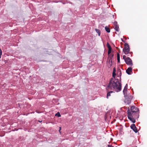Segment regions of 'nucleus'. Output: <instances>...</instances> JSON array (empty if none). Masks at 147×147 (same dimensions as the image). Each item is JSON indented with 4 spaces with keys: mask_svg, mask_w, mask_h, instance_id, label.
I'll return each instance as SVG.
<instances>
[{
    "mask_svg": "<svg viewBox=\"0 0 147 147\" xmlns=\"http://www.w3.org/2000/svg\"><path fill=\"white\" fill-rule=\"evenodd\" d=\"M113 55H110L109 56L110 57V60L112 59V58Z\"/></svg>",
    "mask_w": 147,
    "mask_h": 147,
    "instance_id": "obj_20",
    "label": "nucleus"
},
{
    "mask_svg": "<svg viewBox=\"0 0 147 147\" xmlns=\"http://www.w3.org/2000/svg\"><path fill=\"white\" fill-rule=\"evenodd\" d=\"M113 92L112 91H110L109 92L107 93V98H108V97L109 96H110V94L111 93H113Z\"/></svg>",
    "mask_w": 147,
    "mask_h": 147,
    "instance_id": "obj_14",
    "label": "nucleus"
},
{
    "mask_svg": "<svg viewBox=\"0 0 147 147\" xmlns=\"http://www.w3.org/2000/svg\"><path fill=\"white\" fill-rule=\"evenodd\" d=\"M136 107L134 106H132L131 107V110L132 113L133 114L134 113L136 112Z\"/></svg>",
    "mask_w": 147,
    "mask_h": 147,
    "instance_id": "obj_9",
    "label": "nucleus"
},
{
    "mask_svg": "<svg viewBox=\"0 0 147 147\" xmlns=\"http://www.w3.org/2000/svg\"><path fill=\"white\" fill-rule=\"evenodd\" d=\"M127 117L128 119H129L133 123H135L136 122L135 119L133 117L132 114L130 111L129 108H128L127 111Z\"/></svg>",
    "mask_w": 147,
    "mask_h": 147,
    "instance_id": "obj_2",
    "label": "nucleus"
},
{
    "mask_svg": "<svg viewBox=\"0 0 147 147\" xmlns=\"http://www.w3.org/2000/svg\"><path fill=\"white\" fill-rule=\"evenodd\" d=\"M119 75H120V76H121V71H120H120H119Z\"/></svg>",
    "mask_w": 147,
    "mask_h": 147,
    "instance_id": "obj_23",
    "label": "nucleus"
},
{
    "mask_svg": "<svg viewBox=\"0 0 147 147\" xmlns=\"http://www.w3.org/2000/svg\"><path fill=\"white\" fill-rule=\"evenodd\" d=\"M123 51L125 55H127L129 53L130 51V49L128 44L127 43L125 44L124 47L123 49Z\"/></svg>",
    "mask_w": 147,
    "mask_h": 147,
    "instance_id": "obj_3",
    "label": "nucleus"
},
{
    "mask_svg": "<svg viewBox=\"0 0 147 147\" xmlns=\"http://www.w3.org/2000/svg\"><path fill=\"white\" fill-rule=\"evenodd\" d=\"M116 74L115 72H113L112 76L113 78H115Z\"/></svg>",
    "mask_w": 147,
    "mask_h": 147,
    "instance_id": "obj_16",
    "label": "nucleus"
},
{
    "mask_svg": "<svg viewBox=\"0 0 147 147\" xmlns=\"http://www.w3.org/2000/svg\"><path fill=\"white\" fill-rule=\"evenodd\" d=\"M39 121V122H41L42 121Z\"/></svg>",
    "mask_w": 147,
    "mask_h": 147,
    "instance_id": "obj_28",
    "label": "nucleus"
},
{
    "mask_svg": "<svg viewBox=\"0 0 147 147\" xmlns=\"http://www.w3.org/2000/svg\"><path fill=\"white\" fill-rule=\"evenodd\" d=\"M117 57L118 61L119 63H120V55L119 53H117Z\"/></svg>",
    "mask_w": 147,
    "mask_h": 147,
    "instance_id": "obj_13",
    "label": "nucleus"
},
{
    "mask_svg": "<svg viewBox=\"0 0 147 147\" xmlns=\"http://www.w3.org/2000/svg\"><path fill=\"white\" fill-rule=\"evenodd\" d=\"M107 87L111 89H113L117 92L120 91L121 89V78L120 80L117 78H111Z\"/></svg>",
    "mask_w": 147,
    "mask_h": 147,
    "instance_id": "obj_1",
    "label": "nucleus"
},
{
    "mask_svg": "<svg viewBox=\"0 0 147 147\" xmlns=\"http://www.w3.org/2000/svg\"><path fill=\"white\" fill-rule=\"evenodd\" d=\"M127 88L124 87V89L123 90V92L124 95H126L127 94Z\"/></svg>",
    "mask_w": 147,
    "mask_h": 147,
    "instance_id": "obj_10",
    "label": "nucleus"
},
{
    "mask_svg": "<svg viewBox=\"0 0 147 147\" xmlns=\"http://www.w3.org/2000/svg\"><path fill=\"white\" fill-rule=\"evenodd\" d=\"M112 62V60L111 61V63Z\"/></svg>",
    "mask_w": 147,
    "mask_h": 147,
    "instance_id": "obj_29",
    "label": "nucleus"
},
{
    "mask_svg": "<svg viewBox=\"0 0 147 147\" xmlns=\"http://www.w3.org/2000/svg\"><path fill=\"white\" fill-rule=\"evenodd\" d=\"M95 30L96 32L98 34V36H100V30H99L97 29H95Z\"/></svg>",
    "mask_w": 147,
    "mask_h": 147,
    "instance_id": "obj_12",
    "label": "nucleus"
},
{
    "mask_svg": "<svg viewBox=\"0 0 147 147\" xmlns=\"http://www.w3.org/2000/svg\"><path fill=\"white\" fill-rule=\"evenodd\" d=\"M132 68L131 67H128L126 70V72L128 75L131 74L130 72L132 71Z\"/></svg>",
    "mask_w": 147,
    "mask_h": 147,
    "instance_id": "obj_8",
    "label": "nucleus"
},
{
    "mask_svg": "<svg viewBox=\"0 0 147 147\" xmlns=\"http://www.w3.org/2000/svg\"><path fill=\"white\" fill-rule=\"evenodd\" d=\"M125 63L127 65L132 66L133 65L132 61L131 59L129 57H127V59L125 61Z\"/></svg>",
    "mask_w": 147,
    "mask_h": 147,
    "instance_id": "obj_4",
    "label": "nucleus"
},
{
    "mask_svg": "<svg viewBox=\"0 0 147 147\" xmlns=\"http://www.w3.org/2000/svg\"><path fill=\"white\" fill-rule=\"evenodd\" d=\"M105 30H106V31L107 32L109 33V32H110V29L109 28H108L107 26H106V27H105Z\"/></svg>",
    "mask_w": 147,
    "mask_h": 147,
    "instance_id": "obj_11",
    "label": "nucleus"
},
{
    "mask_svg": "<svg viewBox=\"0 0 147 147\" xmlns=\"http://www.w3.org/2000/svg\"><path fill=\"white\" fill-rule=\"evenodd\" d=\"M125 100H126L127 101H131L132 100L133 96L130 95H128V96H125L124 95Z\"/></svg>",
    "mask_w": 147,
    "mask_h": 147,
    "instance_id": "obj_6",
    "label": "nucleus"
},
{
    "mask_svg": "<svg viewBox=\"0 0 147 147\" xmlns=\"http://www.w3.org/2000/svg\"><path fill=\"white\" fill-rule=\"evenodd\" d=\"M131 128L132 129L135 133H136L138 132L137 129L135 125L134 124H132L130 126Z\"/></svg>",
    "mask_w": 147,
    "mask_h": 147,
    "instance_id": "obj_5",
    "label": "nucleus"
},
{
    "mask_svg": "<svg viewBox=\"0 0 147 147\" xmlns=\"http://www.w3.org/2000/svg\"><path fill=\"white\" fill-rule=\"evenodd\" d=\"M123 58L125 61L126 60V59H127V57H126L125 55H124L123 56Z\"/></svg>",
    "mask_w": 147,
    "mask_h": 147,
    "instance_id": "obj_19",
    "label": "nucleus"
},
{
    "mask_svg": "<svg viewBox=\"0 0 147 147\" xmlns=\"http://www.w3.org/2000/svg\"><path fill=\"white\" fill-rule=\"evenodd\" d=\"M107 46L109 49H112V48L108 42L107 43Z\"/></svg>",
    "mask_w": 147,
    "mask_h": 147,
    "instance_id": "obj_15",
    "label": "nucleus"
},
{
    "mask_svg": "<svg viewBox=\"0 0 147 147\" xmlns=\"http://www.w3.org/2000/svg\"><path fill=\"white\" fill-rule=\"evenodd\" d=\"M113 24L115 26L114 29L117 31H119V26L117 24V22H115L113 23Z\"/></svg>",
    "mask_w": 147,
    "mask_h": 147,
    "instance_id": "obj_7",
    "label": "nucleus"
},
{
    "mask_svg": "<svg viewBox=\"0 0 147 147\" xmlns=\"http://www.w3.org/2000/svg\"><path fill=\"white\" fill-rule=\"evenodd\" d=\"M55 116H57L58 117H60L61 116V115L60 113L59 112H57L55 114Z\"/></svg>",
    "mask_w": 147,
    "mask_h": 147,
    "instance_id": "obj_17",
    "label": "nucleus"
},
{
    "mask_svg": "<svg viewBox=\"0 0 147 147\" xmlns=\"http://www.w3.org/2000/svg\"><path fill=\"white\" fill-rule=\"evenodd\" d=\"M111 50H112V49H108V55H109L111 53Z\"/></svg>",
    "mask_w": 147,
    "mask_h": 147,
    "instance_id": "obj_18",
    "label": "nucleus"
},
{
    "mask_svg": "<svg viewBox=\"0 0 147 147\" xmlns=\"http://www.w3.org/2000/svg\"><path fill=\"white\" fill-rule=\"evenodd\" d=\"M61 127H59V131L60 132V130H61Z\"/></svg>",
    "mask_w": 147,
    "mask_h": 147,
    "instance_id": "obj_25",
    "label": "nucleus"
},
{
    "mask_svg": "<svg viewBox=\"0 0 147 147\" xmlns=\"http://www.w3.org/2000/svg\"><path fill=\"white\" fill-rule=\"evenodd\" d=\"M127 86H128L127 84H126V85H125V87H126V88H127Z\"/></svg>",
    "mask_w": 147,
    "mask_h": 147,
    "instance_id": "obj_24",
    "label": "nucleus"
},
{
    "mask_svg": "<svg viewBox=\"0 0 147 147\" xmlns=\"http://www.w3.org/2000/svg\"><path fill=\"white\" fill-rule=\"evenodd\" d=\"M116 72L115 68L114 67L113 69V72Z\"/></svg>",
    "mask_w": 147,
    "mask_h": 147,
    "instance_id": "obj_21",
    "label": "nucleus"
},
{
    "mask_svg": "<svg viewBox=\"0 0 147 147\" xmlns=\"http://www.w3.org/2000/svg\"><path fill=\"white\" fill-rule=\"evenodd\" d=\"M36 112L37 113H40V112H38V111H36Z\"/></svg>",
    "mask_w": 147,
    "mask_h": 147,
    "instance_id": "obj_27",
    "label": "nucleus"
},
{
    "mask_svg": "<svg viewBox=\"0 0 147 147\" xmlns=\"http://www.w3.org/2000/svg\"><path fill=\"white\" fill-rule=\"evenodd\" d=\"M121 40L123 42H124L125 41L123 40L122 38H121Z\"/></svg>",
    "mask_w": 147,
    "mask_h": 147,
    "instance_id": "obj_26",
    "label": "nucleus"
},
{
    "mask_svg": "<svg viewBox=\"0 0 147 147\" xmlns=\"http://www.w3.org/2000/svg\"><path fill=\"white\" fill-rule=\"evenodd\" d=\"M2 54V51L1 49H0V58H1V55Z\"/></svg>",
    "mask_w": 147,
    "mask_h": 147,
    "instance_id": "obj_22",
    "label": "nucleus"
}]
</instances>
